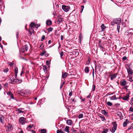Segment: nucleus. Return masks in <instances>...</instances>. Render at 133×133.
I'll return each mask as SVG.
<instances>
[{
	"mask_svg": "<svg viewBox=\"0 0 133 133\" xmlns=\"http://www.w3.org/2000/svg\"><path fill=\"white\" fill-rule=\"evenodd\" d=\"M14 71L15 78H14L13 77H11L10 78V80L12 82L11 83H12L13 82H15L17 81V79H16V78L17 77V73L18 72V69L17 67L15 66V67Z\"/></svg>",
	"mask_w": 133,
	"mask_h": 133,
	"instance_id": "1",
	"label": "nucleus"
},
{
	"mask_svg": "<svg viewBox=\"0 0 133 133\" xmlns=\"http://www.w3.org/2000/svg\"><path fill=\"white\" fill-rule=\"evenodd\" d=\"M35 25L36 24L33 22L31 23L30 24V28L29 29V33H30L31 35H32L31 33L32 32H34V30L32 29V28H33L35 26Z\"/></svg>",
	"mask_w": 133,
	"mask_h": 133,
	"instance_id": "2",
	"label": "nucleus"
},
{
	"mask_svg": "<svg viewBox=\"0 0 133 133\" xmlns=\"http://www.w3.org/2000/svg\"><path fill=\"white\" fill-rule=\"evenodd\" d=\"M70 7L69 6H66L62 5V9L65 12H68L70 9Z\"/></svg>",
	"mask_w": 133,
	"mask_h": 133,
	"instance_id": "3",
	"label": "nucleus"
},
{
	"mask_svg": "<svg viewBox=\"0 0 133 133\" xmlns=\"http://www.w3.org/2000/svg\"><path fill=\"white\" fill-rule=\"evenodd\" d=\"M28 46L27 45H24L21 48L20 52L21 51L22 52L24 53L28 50Z\"/></svg>",
	"mask_w": 133,
	"mask_h": 133,
	"instance_id": "4",
	"label": "nucleus"
},
{
	"mask_svg": "<svg viewBox=\"0 0 133 133\" xmlns=\"http://www.w3.org/2000/svg\"><path fill=\"white\" fill-rule=\"evenodd\" d=\"M113 127L112 129L110 130L111 132L112 133H114L116 129L117 124L115 122H113Z\"/></svg>",
	"mask_w": 133,
	"mask_h": 133,
	"instance_id": "5",
	"label": "nucleus"
},
{
	"mask_svg": "<svg viewBox=\"0 0 133 133\" xmlns=\"http://www.w3.org/2000/svg\"><path fill=\"white\" fill-rule=\"evenodd\" d=\"M113 22L115 24L117 25L120 24L121 23V19L120 18L115 19L113 20Z\"/></svg>",
	"mask_w": 133,
	"mask_h": 133,
	"instance_id": "6",
	"label": "nucleus"
},
{
	"mask_svg": "<svg viewBox=\"0 0 133 133\" xmlns=\"http://www.w3.org/2000/svg\"><path fill=\"white\" fill-rule=\"evenodd\" d=\"M19 122L22 124H23L25 122V119L23 117H21L19 119Z\"/></svg>",
	"mask_w": 133,
	"mask_h": 133,
	"instance_id": "7",
	"label": "nucleus"
},
{
	"mask_svg": "<svg viewBox=\"0 0 133 133\" xmlns=\"http://www.w3.org/2000/svg\"><path fill=\"white\" fill-rule=\"evenodd\" d=\"M127 71L128 74L131 75L133 73V71L132 69L130 68L127 69Z\"/></svg>",
	"mask_w": 133,
	"mask_h": 133,
	"instance_id": "8",
	"label": "nucleus"
},
{
	"mask_svg": "<svg viewBox=\"0 0 133 133\" xmlns=\"http://www.w3.org/2000/svg\"><path fill=\"white\" fill-rule=\"evenodd\" d=\"M102 113L105 115L106 117H108V112H107L105 110H102L101 111Z\"/></svg>",
	"mask_w": 133,
	"mask_h": 133,
	"instance_id": "9",
	"label": "nucleus"
},
{
	"mask_svg": "<svg viewBox=\"0 0 133 133\" xmlns=\"http://www.w3.org/2000/svg\"><path fill=\"white\" fill-rule=\"evenodd\" d=\"M121 83L122 86H125L127 84V82L125 80H123L121 81Z\"/></svg>",
	"mask_w": 133,
	"mask_h": 133,
	"instance_id": "10",
	"label": "nucleus"
},
{
	"mask_svg": "<svg viewBox=\"0 0 133 133\" xmlns=\"http://www.w3.org/2000/svg\"><path fill=\"white\" fill-rule=\"evenodd\" d=\"M116 76L117 74H115L113 75H110V77L111 78V80H112L116 77Z\"/></svg>",
	"mask_w": 133,
	"mask_h": 133,
	"instance_id": "11",
	"label": "nucleus"
},
{
	"mask_svg": "<svg viewBox=\"0 0 133 133\" xmlns=\"http://www.w3.org/2000/svg\"><path fill=\"white\" fill-rule=\"evenodd\" d=\"M46 24L48 25H50L52 24V21L50 19L47 20L46 22Z\"/></svg>",
	"mask_w": 133,
	"mask_h": 133,
	"instance_id": "12",
	"label": "nucleus"
},
{
	"mask_svg": "<svg viewBox=\"0 0 133 133\" xmlns=\"http://www.w3.org/2000/svg\"><path fill=\"white\" fill-rule=\"evenodd\" d=\"M98 116L99 117L101 118V120L102 121H104L105 120V117L102 115L99 114L98 115Z\"/></svg>",
	"mask_w": 133,
	"mask_h": 133,
	"instance_id": "13",
	"label": "nucleus"
},
{
	"mask_svg": "<svg viewBox=\"0 0 133 133\" xmlns=\"http://www.w3.org/2000/svg\"><path fill=\"white\" fill-rule=\"evenodd\" d=\"M101 41L100 40L98 42V46L101 49H103V47L102 46V43Z\"/></svg>",
	"mask_w": 133,
	"mask_h": 133,
	"instance_id": "14",
	"label": "nucleus"
},
{
	"mask_svg": "<svg viewBox=\"0 0 133 133\" xmlns=\"http://www.w3.org/2000/svg\"><path fill=\"white\" fill-rule=\"evenodd\" d=\"M118 98L116 97V95H114L110 98V99L111 100H116Z\"/></svg>",
	"mask_w": 133,
	"mask_h": 133,
	"instance_id": "15",
	"label": "nucleus"
},
{
	"mask_svg": "<svg viewBox=\"0 0 133 133\" xmlns=\"http://www.w3.org/2000/svg\"><path fill=\"white\" fill-rule=\"evenodd\" d=\"M4 120V118L2 115H0V122L2 123H3V120Z\"/></svg>",
	"mask_w": 133,
	"mask_h": 133,
	"instance_id": "16",
	"label": "nucleus"
},
{
	"mask_svg": "<svg viewBox=\"0 0 133 133\" xmlns=\"http://www.w3.org/2000/svg\"><path fill=\"white\" fill-rule=\"evenodd\" d=\"M68 74L67 73L65 72L62 74V77L63 78H65L67 76Z\"/></svg>",
	"mask_w": 133,
	"mask_h": 133,
	"instance_id": "17",
	"label": "nucleus"
},
{
	"mask_svg": "<svg viewBox=\"0 0 133 133\" xmlns=\"http://www.w3.org/2000/svg\"><path fill=\"white\" fill-rule=\"evenodd\" d=\"M66 123L69 125H71L72 124V121L70 120H68L66 121Z\"/></svg>",
	"mask_w": 133,
	"mask_h": 133,
	"instance_id": "18",
	"label": "nucleus"
},
{
	"mask_svg": "<svg viewBox=\"0 0 133 133\" xmlns=\"http://www.w3.org/2000/svg\"><path fill=\"white\" fill-rule=\"evenodd\" d=\"M129 96L128 95H127L126 96H124L123 98V99L124 100H127L129 98Z\"/></svg>",
	"mask_w": 133,
	"mask_h": 133,
	"instance_id": "19",
	"label": "nucleus"
},
{
	"mask_svg": "<svg viewBox=\"0 0 133 133\" xmlns=\"http://www.w3.org/2000/svg\"><path fill=\"white\" fill-rule=\"evenodd\" d=\"M101 27L102 29V31H104L106 28L105 26H104V24H102L101 26Z\"/></svg>",
	"mask_w": 133,
	"mask_h": 133,
	"instance_id": "20",
	"label": "nucleus"
},
{
	"mask_svg": "<svg viewBox=\"0 0 133 133\" xmlns=\"http://www.w3.org/2000/svg\"><path fill=\"white\" fill-rule=\"evenodd\" d=\"M128 122V119H126V120L125 122H124L123 123V125L124 127H125L127 126V124L126 122Z\"/></svg>",
	"mask_w": 133,
	"mask_h": 133,
	"instance_id": "21",
	"label": "nucleus"
},
{
	"mask_svg": "<svg viewBox=\"0 0 133 133\" xmlns=\"http://www.w3.org/2000/svg\"><path fill=\"white\" fill-rule=\"evenodd\" d=\"M89 67L88 66L85 67L84 69L85 72L86 73H88L89 72Z\"/></svg>",
	"mask_w": 133,
	"mask_h": 133,
	"instance_id": "22",
	"label": "nucleus"
},
{
	"mask_svg": "<svg viewBox=\"0 0 133 133\" xmlns=\"http://www.w3.org/2000/svg\"><path fill=\"white\" fill-rule=\"evenodd\" d=\"M46 53V51L45 50H44L43 52L41 53L40 55L41 56H43Z\"/></svg>",
	"mask_w": 133,
	"mask_h": 133,
	"instance_id": "23",
	"label": "nucleus"
},
{
	"mask_svg": "<svg viewBox=\"0 0 133 133\" xmlns=\"http://www.w3.org/2000/svg\"><path fill=\"white\" fill-rule=\"evenodd\" d=\"M18 112L19 113H23L24 111H22L21 109H18L17 110Z\"/></svg>",
	"mask_w": 133,
	"mask_h": 133,
	"instance_id": "24",
	"label": "nucleus"
},
{
	"mask_svg": "<svg viewBox=\"0 0 133 133\" xmlns=\"http://www.w3.org/2000/svg\"><path fill=\"white\" fill-rule=\"evenodd\" d=\"M69 127H66L65 128V131L67 132H69Z\"/></svg>",
	"mask_w": 133,
	"mask_h": 133,
	"instance_id": "25",
	"label": "nucleus"
},
{
	"mask_svg": "<svg viewBox=\"0 0 133 133\" xmlns=\"http://www.w3.org/2000/svg\"><path fill=\"white\" fill-rule=\"evenodd\" d=\"M107 105L110 106H111L112 105V103L110 102H108L107 103Z\"/></svg>",
	"mask_w": 133,
	"mask_h": 133,
	"instance_id": "26",
	"label": "nucleus"
},
{
	"mask_svg": "<svg viewBox=\"0 0 133 133\" xmlns=\"http://www.w3.org/2000/svg\"><path fill=\"white\" fill-rule=\"evenodd\" d=\"M117 115L119 117H121L122 116V113L121 112H117Z\"/></svg>",
	"mask_w": 133,
	"mask_h": 133,
	"instance_id": "27",
	"label": "nucleus"
},
{
	"mask_svg": "<svg viewBox=\"0 0 133 133\" xmlns=\"http://www.w3.org/2000/svg\"><path fill=\"white\" fill-rule=\"evenodd\" d=\"M83 114H79L78 116V118L80 119L83 118Z\"/></svg>",
	"mask_w": 133,
	"mask_h": 133,
	"instance_id": "28",
	"label": "nucleus"
},
{
	"mask_svg": "<svg viewBox=\"0 0 133 133\" xmlns=\"http://www.w3.org/2000/svg\"><path fill=\"white\" fill-rule=\"evenodd\" d=\"M46 130L45 129H42L41 130V133H46Z\"/></svg>",
	"mask_w": 133,
	"mask_h": 133,
	"instance_id": "29",
	"label": "nucleus"
},
{
	"mask_svg": "<svg viewBox=\"0 0 133 133\" xmlns=\"http://www.w3.org/2000/svg\"><path fill=\"white\" fill-rule=\"evenodd\" d=\"M120 28V24H118L117 25V29L118 30V32H119V29Z\"/></svg>",
	"mask_w": 133,
	"mask_h": 133,
	"instance_id": "30",
	"label": "nucleus"
},
{
	"mask_svg": "<svg viewBox=\"0 0 133 133\" xmlns=\"http://www.w3.org/2000/svg\"><path fill=\"white\" fill-rule=\"evenodd\" d=\"M72 133H78V132L75 129H72Z\"/></svg>",
	"mask_w": 133,
	"mask_h": 133,
	"instance_id": "31",
	"label": "nucleus"
},
{
	"mask_svg": "<svg viewBox=\"0 0 133 133\" xmlns=\"http://www.w3.org/2000/svg\"><path fill=\"white\" fill-rule=\"evenodd\" d=\"M47 30L49 31H51L53 30V28L51 27H50L48 28Z\"/></svg>",
	"mask_w": 133,
	"mask_h": 133,
	"instance_id": "32",
	"label": "nucleus"
},
{
	"mask_svg": "<svg viewBox=\"0 0 133 133\" xmlns=\"http://www.w3.org/2000/svg\"><path fill=\"white\" fill-rule=\"evenodd\" d=\"M60 56L61 58L62 57L63 55L64 52L63 51H61V53H60Z\"/></svg>",
	"mask_w": 133,
	"mask_h": 133,
	"instance_id": "33",
	"label": "nucleus"
},
{
	"mask_svg": "<svg viewBox=\"0 0 133 133\" xmlns=\"http://www.w3.org/2000/svg\"><path fill=\"white\" fill-rule=\"evenodd\" d=\"M3 1L0 0V7L2 6L3 5Z\"/></svg>",
	"mask_w": 133,
	"mask_h": 133,
	"instance_id": "34",
	"label": "nucleus"
},
{
	"mask_svg": "<svg viewBox=\"0 0 133 133\" xmlns=\"http://www.w3.org/2000/svg\"><path fill=\"white\" fill-rule=\"evenodd\" d=\"M57 133H64V132H63V131L61 130H58L57 131Z\"/></svg>",
	"mask_w": 133,
	"mask_h": 133,
	"instance_id": "35",
	"label": "nucleus"
},
{
	"mask_svg": "<svg viewBox=\"0 0 133 133\" xmlns=\"http://www.w3.org/2000/svg\"><path fill=\"white\" fill-rule=\"evenodd\" d=\"M108 130L107 129H104L102 133H106L108 132Z\"/></svg>",
	"mask_w": 133,
	"mask_h": 133,
	"instance_id": "36",
	"label": "nucleus"
},
{
	"mask_svg": "<svg viewBox=\"0 0 133 133\" xmlns=\"http://www.w3.org/2000/svg\"><path fill=\"white\" fill-rule=\"evenodd\" d=\"M7 94L9 96H10L12 94L10 91L8 92Z\"/></svg>",
	"mask_w": 133,
	"mask_h": 133,
	"instance_id": "37",
	"label": "nucleus"
},
{
	"mask_svg": "<svg viewBox=\"0 0 133 133\" xmlns=\"http://www.w3.org/2000/svg\"><path fill=\"white\" fill-rule=\"evenodd\" d=\"M45 36H44V35L41 38V41H43L45 39Z\"/></svg>",
	"mask_w": 133,
	"mask_h": 133,
	"instance_id": "38",
	"label": "nucleus"
},
{
	"mask_svg": "<svg viewBox=\"0 0 133 133\" xmlns=\"http://www.w3.org/2000/svg\"><path fill=\"white\" fill-rule=\"evenodd\" d=\"M133 125L132 124H131V126L130 127L128 128V130H129L131 129H133Z\"/></svg>",
	"mask_w": 133,
	"mask_h": 133,
	"instance_id": "39",
	"label": "nucleus"
},
{
	"mask_svg": "<svg viewBox=\"0 0 133 133\" xmlns=\"http://www.w3.org/2000/svg\"><path fill=\"white\" fill-rule=\"evenodd\" d=\"M9 71V69L8 68H6L5 69L4 71L5 72H8Z\"/></svg>",
	"mask_w": 133,
	"mask_h": 133,
	"instance_id": "40",
	"label": "nucleus"
},
{
	"mask_svg": "<svg viewBox=\"0 0 133 133\" xmlns=\"http://www.w3.org/2000/svg\"><path fill=\"white\" fill-rule=\"evenodd\" d=\"M9 64L10 65V66H12L14 64L12 63V62H8Z\"/></svg>",
	"mask_w": 133,
	"mask_h": 133,
	"instance_id": "41",
	"label": "nucleus"
},
{
	"mask_svg": "<svg viewBox=\"0 0 133 133\" xmlns=\"http://www.w3.org/2000/svg\"><path fill=\"white\" fill-rule=\"evenodd\" d=\"M93 88L92 89V90L93 91H94L95 89V85H93Z\"/></svg>",
	"mask_w": 133,
	"mask_h": 133,
	"instance_id": "42",
	"label": "nucleus"
},
{
	"mask_svg": "<svg viewBox=\"0 0 133 133\" xmlns=\"http://www.w3.org/2000/svg\"><path fill=\"white\" fill-rule=\"evenodd\" d=\"M129 110L130 111L133 112V108L130 107V108Z\"/></svg>",
	"mask_w": 133,
	"mask_h": 133,
	"instance_id": "43",
	"label": "nucleus"
},
{
	"mask_svg": "<svg viewBox=\"0 0 133 133\" xmlns=\"http://www.w3.org/2000/svg\"><path fill=\"white\" fill-rule=\"evenodd\" d=\"M32 128V125H30L28 126L27 128L29 129H30L31 128Z\"/></svg>",
	"mask_w": 133,
	"mask_h": 133,
	"instance_id": "44",
	"label": "nucleus"
},
{
	"mask_svg": "<svg viewBox=\"0 0 133 133\" xmlns=\"http://www.w3.org/2000/svg\"><path fill=\"white\" fill-rule=\"evenodd\" d=\"M8 83H6L4 85V87L5 88H7L8 87Z\"/></svg>",
	"mask_w": 133,
	"mask_h": 133,
	"instance_id": "45",
	"label": "nucleus"
},
{
	"mask_svg": "<svg viewBox=\"0 0 133 133\" xmlns=\"http://www.w3.org/2000/svg\"><path fill=\"white\" fill-rule=\"evenodd\" d=\"M43 43H42V44H41V45L40 46V48L41 49H42L43 48Z\"/></svg>",
	"mask_w": 133,
	"mask_h": 133,
	"instance_id": "46",
	"label": "nucleus"
},
{
	"mask_svg": "<svg viewBox=\"0 0 133 133\" xmlns=\"http://www.w3.org/2000/svg\"><path fill=\"white\" fill-rule=\"evenodd\" d=\"M127 58L126 56H124L122 58V59L123 61L127 59Z\"/></svg>",
	"mask_w": 133,
	"mask_h": 133,
	"instance_id": "47",
	"label": "nucleus"
},
{
	"mask_svg": "<svg viewBox=\"0 0 133 133\" xmlns=\"http://www.w3.org/2000/svg\"><path fill=\"white\" fill-rule=\"evenodd\" d=\"M10 96H11V98L13 99H15L14 98V95L13 94H12V95H11Z\"/></svg>",
	"mask_w": 133,
	"mask_h": 133,
	"instance_id": "48",
	"label": "nucleus"
},
{
	"mask_svg": "<svg viewBox=\"0 0 133 133\" xmlns=\"http://www.w3.org/2000/svg\"><path fill=\"white\" fill-rule=\"evenodd\" d=\"M18 93L19 95H20L22 96H23L24 94V93H23V92H21L20 93Z\"/></svg>",
	"mask_w": 133,
	"mask_h": 133,
	"instance_id": "49",
	"label": "nucleus"
},
{
	"mask_svg": "<svg viewBox=\"0 0 133 133\" xmlns=\"http://www.w3.org/2000/svg\"><path fill=\"white\" fill-rule=\"evenodd\" d=\"M129 80L130 81V82H132L133 80L132 79V78L131 77H130V76H129Z\"/></svg>",
	"mask_w": 133,
	"mask_h": 133,
	"instance_id": "50",
	"label": "nucleus"
},
{
	"mask_svg": "<svg viewBox=\"0 0 133 133\" xmlns=\"http://www.w3.org/2000/svg\"><path fill=\"white\" fill-rule=\"evenodd\" d=\"M40 24H37V25L36 24L35 27L36 28H37L38 27L40 26Z\"/></svg>",
	"mask_w": 133,
	"mask_h": 133,
	"instance_id": "51",
	"label": "nucleus"
},
{
	"mask_svg": "<svg viewBox=\"0 0 133 133\" xmlns=\"http://www.w3.org/2000/svg\"><path fill=\"white\" fill-rule=\"evenodd\" d=\"M45 57H48L49 55V54H46V53L44 55Z\"/></svg>",
	"mask_w": 133,
	"mask_h": 133,
	"instance_id": "52",
	"label": "nucleus"
},
{
	"mask_svg": "<svg viewBox=\"0 0 133 133\" xmlns=\"http://www.w3.org/2000/svg\"><path fill=\"white\" fill-rule=\"evenodd\" d=\"M72 92H70L69 93V96H71L72 95Z\"/></svg>",
	"mask_w": 133,
	"mask_h": 133,
	"instance_id": "53",
	"label": "nucleus"
},
{
	"mask_svg": "<svg viewBox=\"0 0 133 133\" xmlns=\"http://www.w3.org/2000/svg\"><path fill=\"white\" fill-rule=\"evenodd\" d=\"M49 61H46V64L47 65H49Z\"/></svg>",
	"mask_w": 133,
	"mask_h": 133,
	"instance_id": "54",
	"label": "nucleus"
},
{
	"mask_svg": "<svg viewBox=\"0 0 133 133\" xmlns=\"http://www.w3.org/2000/svg\"><path fill=\"white\" fill-rule=\"evenodd\" d=\"M61 40H62L63 38V37L62 35H61Z\"/></svg>",
	"mask_w": 133,
	"mask_h": 133,
	"instance_id": "55",
	"label": "nucleus"
},
{
	"mask_svg": "<svg viewBox=\"0 0 133 133\" xmlns=\"http://www.w3.org/2000/svg\"><path fill=\"white\" fill-rule=\"evenodd\" d=\"M47 69L46 67V66H44L43 69L44 71L45 70H46Z\"/></svg>",
	"mask_w": 133,
	"mask_h": 133,
	"instance_id": "56",
	"label": "nucleus"
},
{
	"mask_svg": "<svg viewBox=\"0 0 133 133\" xmlns=\"http://www.w3.org/2000/svg\"><path fill=\"white\" fill-rule=\"evenodd\" d=\"M91 95L90 94H89L87 97V98H90L91 97Z\"/></svg>",
	"mask_w": 133,
	"mask_h": 133,
	"instance_id": "57",
	"label": "nucleus"
},
{
	"mask_svg": "<svg viewBox=\"0 0 133 133\" xmlns=\"http://www.w3.org/2000/svg\"><path fill=\"white\" fill-rule=\"evenodd\" d=\"M81 8H82L81 9H82V11H83V10L84 8V6H81Z\"/></svg>",
	"mask_w": 133,
	"mask_h": 133,
	"instance_id": "58",
	"label": "nucleus"
},
{
	"mask_svg": "<svg viewBox=\"0 0 133 133\" xmlns=\"http://www.w3.org/2000/svg\"><path fill=\"white\" fill-rule=\"evenodd\" d=\"M122 25L124 27H125V23L124 22H123L122 23Z\"/></svg>",
	"mask_w": 133,
	"mask_h": 133,
	"instance_id": "59",
	"label": "nucleus"
},
{
	"mask_svg": "<svg viewBox=\"0 0 133 133\" xmlns=\"http://www.w3.org/2000/svg\"><path fill=\"white\" fill-rule=\"evenodd\" d=\"M114 22L113 23H111V25H112V26H113L114 25Z\"/></svg>",
	"mask_w": 133,
	"mask_h": 133,
	"instance_id": "60",
	"label": "nucleus"
},
{
	"mask_svg": "<svg viewBox=\"0 0 133 133\" xmlns=\"http://www.w3.org/2000/svg\"><path fill=\"white\" fill-rule=\"evenodd\" d=\"M94 69H93V72H92V75H93V77H94Z\"/></svg>",
	"mask_w": 133,
	"mask_h": 133,
	"instance_id": "61",
	"label": "nucleus"
},
{
	"mask_svg": "<svg viewBox=\"0 0 133 133\" xmlns=\"http://www.w3.org/2000/svg\"><path fill=\"white\" fill-rule=\"evenodd\" d=\"M48 44H50L51 43V41L50 40H49L48 41Z\"/></svg>",
	"mask_w": 133,
	"mask_h": 133,
	"instance_id": "62",
	"label": "nucleus"
},
{
	"mask_svg": "<svg viewBox=\"0 0 133 133\" xmlns=\"http://www.w3.org/2000/svg\"><path fill=\"white\" fill-rule=\"evenodd\" d=\"M19 82H18V83H21L22 82V80L21 79L20 80H19Z\"/></svg>",
	"mask_w": 133,
	"mask_h": 133,
	"instance_id": "63",
	"label": "nucleus"
},
{
	"mask_svg": "<svg viewBox=\"0 0 133 133\" xmlns=\"http://www.w3.org/2000/svg\"><path fill=\"white\" fill-rule=\"evenodd\" d=\"M63 85H62L61 84V86H60V89H61L62 88Z\"/></svg>",
	"mask_w": 133,
	"mask_h": 133,
	"instance_id": "64",
	"label": "nucleus"
}]
</instances>
